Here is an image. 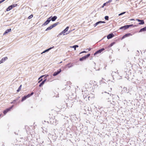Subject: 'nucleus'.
<instances>
[{
	"mask_svg": "<svg viewBox=\"0 0 146 146\" xmlns=\"http://www.w3.org/2000/svg\"><path fill=\"white\" fill-rule=\"evenodd\" d=\"M78 45H75L72 46H70V47L73 48L75 50H76V48L78 47Z\"/></svg>",
	"mask_w": 146,
	"mask_h": 146,
	"instance_id": "nucleus-22",
	"label": "nucleus"
},
{
	"mask_svg": "<svg viewBox=\"0 0 146 146\" xmlns=\"http://www.w3.org/2000/svg\"><path fill=\"white\" fill-rule=\"evenodd\" d=\"M92 57L90 59V60H92Z\"/></svg>",
	"mask_w": 146,
	"mask_h": 146,
	"instance_id": "nucleus-58",
	"label": "nucleus"
},
{
	"mask_svg": "<svg viewBox=\"0 0 146 146\" xmlns=\"http://www.w3.org/2000/svg\"><path fill=\"white\" fill-rule=\"evenodd\" d=\"M40 54H39V55H37V54H36V55L35 56H40Z\"/></svg>",
	"mask_w": 146,
	"mask_h": 146,
	"instance_id": "nucleus-51",
	"label": "nucleus"
},
{
	"mask_svg": "<svg viewBox=\"0 0 146 146\" xmlns=\"http://www.w3.org/2000/svg\"><path fill=\"white\" fill-rule=\"evenodd\" d=\"M105 6V5H104V4H103V5H102V6H101V7L102 8H103Z\"/></svg>",
	"mask_w": 146,
	"mask_h": 146,
	"instance_id": "nucleus-49",
	"label": "nucleus"
},
{
	"mask_svg": "<svg viewBox=\"0 0 146 146\" xmlns=\"http://www.w3.org/2000/svg\"><path fill=\"white\" fill-rule=\"evenodd\" d=\"M111 104H112L113 106H115L116 104V103L115 102L112 101V102L111 103Z\"/></svg>",
	"mask_w": 146,
	"mask_h": 146,
	"instance_id": "nucleus-36",
	"label": "nucleus"
},
{
	"mask_svg": "<svg viewBox=\"0 0 146 146\" xmlns=\"http://www.w3.org/2000/svg\"><path fill=\"white\" fill-rule=\"evenodd\" d=\"M106 38V36H104L103 38L102 39H104L105 38Z\"/></svg>",
	"mask_w": 146,
	"mask_h": 146,
	"instance_id": "nucleus-55",
	"label": "nucleus"
},
{
	"mask_svg": "<svg viewBox=\"0 0 146 146\" xmlns=\"http://www.w3.org/2000/svg\"><path fill=\"white\" fill-rule=\"evenodd\" d=\"M9 108V109L10 110H11V109H12V107H10Z\"/></svg>",
	"mask_w": 146,
	"mask_h": 146,
	"instance_id": "nucleus-52",
	"label": "nucleus"
},
{
	"mask_svg": "<svg viewBox=\"0 0 146 146\" xmlns=\"http://www.w3.org/2000/svg\"><path fill=\"white\" fill-rule=\"evenodd\" d=\"M62 32L63 33V35H66L68 34H69V33H66V34H65V33H66V32L65 31H64V30H63Z\"/></svg>",
	"mask_w": 146,
	"mask_h": 146,
	"instance_id": "nucleus-33",
	"label": "nucleus"
},
{
	"mask_svg": "<svg viewBox=\"0 0 146 146\" xmlns=\"http://www.w3.org/2000/svg\"><path fill=\"white\" fill-rule=\"evenodd\" d=\"M62 62H61L60 63H61Z\"/></svg>",
	"mask_w": 146,
	"mask_h": 146,
	"instance_id": "nucleus-62",
	"label": "nucleus"
},
{
	"mask_svg": "<svg viewBox=\"0 0 146 146\" xmlns=\"http://www.w3.org/2000/svg\"><path fill=\"white\" fill-rule=\"evenodd\" d=\"M7 59H8V58L7 57H5L4 58H3L0 61V64L3 62H5V60H7Z\"/></svg>",
	"mask_w": 146,
	"mask_h": 146,
	"instance_id": "nucleus-15",
	"label": "nucleus"
},
{
	"mask_svg": "<svg viewBox=\"0 0 146 146\" xmlns=\"http://www.w3.org/2000/svg\"><path fill=\"white\" fill-rule=\"evenodd\" d=\"M145 31L146 32V26L142 28L140 30L139 32L140 33Z\"/></svg>",
	"mask_w": 146,
	"mask_h": 146,
	"instance_id": "nucleus-17",
	"label": "nucleus"
},
{
	"mask_svg": "<svg viewBox=\"0 0 146 146\" xmlns=\"http://www.w3.org/2000/svg\"><path fill=\"white\" fill-rule=\"evenodd\" d=\"M6 110H7V111L8 112L10 111V110L9 109V108H8L6 109Z\"/></svg>",
	"mask_w": 146,
	"mask_h": 146,
	"instance_id": "nucleus-46",
	"label": "nucleus"
},
{
	"mask_svg": "<svg viewBox=\"0 0 146 146\" xmlns=\"http://www.w3.org/2000/svg\"><path fill=\"white\" fill-rule=\"evenodd\" d=\"M127 29H128V28L127 25H125L124 26H122L119 28V29L123 30H125Z\"/></svg>",
	"mask_w": 146,
	"mask_h": 146,
	"instance_id": "nucleus-14",
	"label": "nucleus"
},
{
	"mask_svg": "<svg viewBox=\"0 0 146 146\" xmlns=\"http://www.w3.org/2000/svg\"><path fill=\"white\" fill-rule=\"evenodd\" d=\"M54 48V46H53L52 47H50L47 49L43 51L42 53H41V54H42L45 53L46 52H48L51 49H52V48Z\"/></svg>",
	"mask_w": 146,
	"mask_h": 146,
	"instance_id": "nucleus-13",
	"label": "nucleus"
},
{
	"mask_svg": "<svg viewBox=\"0 0 146 146\" xmlns=\"http://www.w3.org/2000/svg\"><path fill=\"white\" fill-rule=\"evenodd\" d=\"M112 0H109L108 1H107V2H108V3H111L112 2Z\"/></svg>",
	"mask_w": 146,
	"mask_h": 146,
	"instance_id": "nucleus-43",
	"label": "nucleus"
},
{
	"mask_svg": "<svg viewBox=\"0 0 146 146\" xmlns=\"http://www.w3.org/2000/svg\"><path fill=\"white\" fill-rule=\"evenodd\" d=\"M114 36V35L112 33L109 34L107 36V38L109 39L113 37Z\"/></svg>",
	"mask_w": 146,
	"mask_h": 146,
	"instance_id": "nucleus-11",
	"label": "nucleus"
},
{
	"mask_svg": "<svg viewBox=\"0 0 146 146\" xmlns=\"http://www.w3.org/2000/svg\"><path fill=\"white\" fill-rule=\"evenodd\" d=\"M50 21V19H49V18H48L47 20L42 25V26L43 27V26L47 25L49 23Z\"/></svg>",
	"mask_w": 146,
	"mask_h": 146,
	"instance_id": "nucleus-10",
	"label": "nucleus"
},
{
	"mask_svg": "<svg viewBox=\"0 0 146 146\" xmlns=\"http://www.w3.org/2000/svg\"><path fill=\"white\" fill-rule=\"evenodd\" d=\"M101 112L97 110H96L93 113V115L94 116V118H96V119H98L100 117V115L101 114Z\"/></svg>",
	"mask_w": 146,
	"mask_h": 146,
	"instance_id": "nucleus-1",
	"label": "nucleus"
},
{
	"mask_svg": "<svg viewBox=\"0 0 146 146\" xmlns=\"http://www.w3.org/2000/svg\"><path fill=\"white\" fill-rule=\"evenodd\" d=\"M52 28V26L51 25L50 26L48 27L45 30V31H47L49 30H50Z\"/></svg>",
	"mask_w": 146,
	"mask_h": 146,
	"instance_id": "nucleus-24",
	"label": "nucleus"
},
{
	"mask_svg": "<svg viewBox=\"0 0 146 146\" xmlns=\"http://www.w3.org/2000/svg\"><path fill=\"white\" fill-rule=\"evenodd\" d=\"M44 84V82L42 81V82L39 84V86L40 87H41Z\"/></svg>",
	"mask_w": 146,
	"mask_h": 146,
	"instance_id": "nucleus-26",
	"label": "nucleus"
},
{
	"mask_svg": "<svg viewBox=\"0 0 146 146\" xmlns=\"http://www.w3.org/2000/svg\"><path fill=\"white\" fill-rule=\"evenodd\" d=\"M127 27L128 29L130 27H137V25H133V24H131L129 25H127Z\"/></svg>",
	"mask_w": 146,
	"mask_h": 146,
	"instance_id": "nucleus-18",
	"label": "nucleus"
},
{
	"mask_svg": "<svg viewBox=\"0 0 146 146\" xmlns=\"http://www.w3.org/2000/svg\"><path fill=\"white\" fill-rule=\"evenodd\" d=\"M48 18L50 19V21H54L57 19V17L56 16H54L53 17L51 16Z\"/></svg>",
	"mask_w": 146,
	"mask_h": 146,
	"instance_id": "nucleus-7",
	"label": "nucleus"
},
{
	"mask_svg": "<svg viewBox=\"0 0 146 146\" xmlns=\"http://www.w3.org/2000/svg\"><path fill=\"white\" fill-rule=\"evenodd\" d=\"M83 97L84 98V99L88 98V100H89V98H90V96H86V95H84L83 96Z\"/></svg>",
	"mask_w": 146,
	"mask_h": 146,
	"instance_id": "nucleus-27",
	"label": "nucleus"
},
{
	"mask_svg": "<svg viewBox=\"0 0 146 146\" xmlns=\"http://www.w3.org/2000/svg\"><path fill=\"white\" fill-rule=\"evenodd\" d=\"M9 108V109L10 110H11V109H12V107H10Z\"/></svg>",
	"mask_w": 146,
	"mask_h": 146,
	"instance_id": "nucleus-53",
	"label": "nucleus"
},
{
	"mask_svg": "<svg viewBox=\"0 0 146 146\" xmlns=\"http://www.w3.org/2000/svg\"><path fill=\"white\" fill-rule=\"evenodd\" d=\"M91 50V48H90L88 49V48L86 49V50H88L89 51H90Z\"/></svg>",
	"mask_w": 146,
	"mask_h": 146,
	"instance_id": "nucleus-41",
	"label": "nucleus"
},
{
	"mask_svg": "<svg viewBox=\"0 0 146 146\" xmlns=\"http://www.w3.org/2000/svg\"><path fill=\"white\" fill-rule=\"evenodd\" d=\"M16 100H14L11 103V104H14L15 102L16 101Z\"/></svg>",
	"mask_w": 146,
	"mask_h": 146,
	"instance_id": "nucleus-39",
	"label": "nucleus"
},
{
	"mask_svg": "<svg viewBox=\"0 0 146 146\" xmlns=\"http://www.w3.org/2000/svg\"><path fill=\"white\" fill-rule=\"evenodd\" d=\"M131 90L130 88H129L128 89L126 87H124L123 89V92L125 93H128L129 92L130 90Z\"/></svg>",
	"mask_w": 146,
	"mask_h": 146,
	"instance_id": "nucleus-12",
	"label": "nucleus"
},
{
	"mask_svg": "<svg viewBox=\"0 0 146 146\" xmlns=\"http://www.w3.org/2000/svg\"><path fill=\"white\" fill-rule=\"evenodd\" d=\"M17 4H12L11 5L9 6L6 9V11H9L11 10L12 9H13V8H14V7L17 6Z\"/></svg>",
	"mask_w": 146,
	"mask_h": 146,
	"instance_id": "nucleus-4",
	"label": "nucleus"
},
{
	"mask_svg": "<svg viewBox=\"0 0 146 146\" xmlns=\"http://www.w3.org/2000/svg\"><path fill=\"white\" fill-rule=\"evenodd\" d=\"M20 98V97H18V98L15 100H16V101H17L19 100V98Z\"/></svg>",
	"mask_w": 146,
	"mask_h": 146,
	"instance_id": "nucleus-47",
	"label": "nucleus"
},
{
	"mask_svg": "<svg viewBox=\"0 0 146 146\" xmlns=\"http://www.w3.org/2000/svg\"><path fill=\"white\" fill-rule=\"evenodd\" d=\"M1 114H0V117H1Z\"/></svg>",
	"mask_w": 146,
	"mask_h": 146,
	"instance_id": "nucleus-61",
	"label": "nucleus"
},
{
	"mask_svg": "<svg viewBox=\"0 0 146 146\" xmlns=\"http://www.w3.org/2000/svg\"><path fill=\"white\" fill-rule=\"evenodd\" d=\"M94 82L96 83L95 82ZM96 84H96V83L95 84V85H96Z\"/></svg>",
	"mask_w": 146,
	"mask_h": 146,
	"instance_id": "nucleus-59",
	"label": "nucleus"
},
{
	"mask_svg": "<svg viewBox=\"0 0 146 146\" xmlns=\"http://www.w3.org/2000/svg\"><path fill=\"white\" fill-rule=\"evenodd\" d=\"M6 109L3 111V113L4 115H5L8 112Z\"/></svg>",
	"mask_w": 146,
	"mask_h": 146,
	"instance_id": "nucleus-31",
	"label": "nucleus"
},
{
	"mask_svg": "<svg viewBox=\"0 0 146 146\" xmlns=\"http://www.w3.org/2000/svg\"><path fill=\"white\" fill-rule=\"evenodd\" d=\"M22 85H21L19 87L18 89L17 90V92H19L21 90V87H22Z\"/></svg>",
	"mask_w": 146,
	"mask_h": 146,
	"instance_id": "nucleus-25",
	"label": "nucleus"
},
{
	"mask_svg": "<svg viewBox=\"0 0 146 146\" xmlns=\"http://www.w3.org/2000/svg\"><path fill=\"white\" fill-rule=\"evenodd\" d=\"M69 28V27L68 26H67L64 30V31H65L66 32L68 31Z\"/></svg>",
	"mask_w": 146,
	"mask_h": 146,
	"instance_id": "nucleus-30",
	"label": "nucleus"
},
{
	"mask_svg": "<svg viewBox=\"0 0 146 146\" xmlns=\"http://www.w3.org/2000/svg\"><path fill=\"white\" fill-rule=\"evenodd\" d=\"M44 79H47V78L46 77H45V76H44Z\"/></svg>",
	"mask_w": 146,
	"mask_h": 146,
	"instance_id": "nucleus-56",
	"label": "nucleus"
},
{
	"mask_svg": "<svg viewBox=\"0 0 146 146\" xmlns=\"http://www.w3.org/2000/svg\"><path fill=\"white\" fill-rule=\"evenodd\" d=\"M11 28L9 29H8L6 30L5 31L3 35H4L6 34H7L9 32H11Z\"/></svg>",
	"mask_w": 146,
	"mask_h": 146,
	"instance_id": "nucleus-16",
	"label": "nucleus"
},
{
	"mask_svg": "<svg viewBox=\"0 0 146 146\" xmlns=\"http://www.w3.org/2000/svg\"><path fill=\"white\" fill-rule=\"evenodd\" d=\"M115 43V42H113L110 44L108 46V48H110Z\"/></svg>",
	"mask_w": 146,
	"mask_h": 146,
	"instance_id": "nucleus-23",
	"label": "nucleus"
},
{
	"mask_svg": "<svg viewBox=\"0 0 146 146\" xmlns=\"http://www.w3.org/2000/svg\"><path fill=\"white\" fill-rule=\"evenodd\" d=\"M47 80H46V79H44V80H42V81L44 82V83H45V82H46V81Z\"/></svg>",
	"mask_w": 146,
	"mask_h": 146,
	"instance_id": "nucleus-42",
	"label": "nucleus"
},
{
	"mask_svg": "<svg viewBox=\"0 0 146 146\" xmlns=\"http://www.w3.org/2000/svg\"><path fill=\"white\" fill-rule=\"evenodd\" d=\"M34 93L33 92H32L31 94H29L27 95L24 96L22 97L21 102H23L27 98L30 97L34 94Z\"/></svg>",
	"mask_w": 146,
	"mask_h": 146,
	"instance_id": "nucleus-2",
	"label": "nucleus"
},
{
	"mask_svg": "<svg viewBox=\"0 0 146 146\" xmlns=\"http://www.w3.org/2000/svg\"><path fill=\"white\" fill-rule=\"evenodd\" d=\"M63 34V33H62V32H61L58 35V36H60V35H62V34Z\"/></svg>",
	"mask_w": 146,
	"mask_h": 146,
	"instance_id": "nucleus-38",
	"label": "nucleus"
},
{
	"mask_svg": "<svg viewBox=\"0 0 146 146\" xmlns=\"http://www.w3.org/2000/svg\"><path fill=\"white\" fill-rule=\"evenodd\" d=\"M2 146H4V145H3Z\"/></svg>",
	"mask_w": 146,
	"mask_h": 146,
	"instance_id": "nucleus-63",
	"label": "nucleus"
},
{
	"mask_svg": "<svg viewBox=\"0 0 146 146\" xmlns=\"http://www.w3.org/2000/svg\"><path fill=\"white\" fill-rule=\"evenodd\" d=\"M109 18V16H106L104 17V19L106 20H108Z\"/></svg>",
	"mask_w": 146,
	"mask_h": 146,
	"instance_id": "nucleus-32",
	"label": "nucleus"
},
{
	"mask_svg": "<svg viewBox=\"0 0 146 146\" xmlns=\"http://www.w3.org/2000/svg\"><path fill=\"white\" fill-rule=\"evenodd\" d=\"M90 53L80 58L79 59V60L80 61H82L84 60H85L87 59L90 56Z\"/></svg>",
	"mask_w": 146,
	"mask_h": 146,
	"instance_id": "nucleus-3",
	"label": "nucleus"
},
{
	"mask_svg": "<svg viewBox=\"0 0 146 146\" xmlns=\"http://www.w3.org/2000/svg\"><path fill=\"white\" fill-rule=\"evenodd\" d=\"M136 20L137 21L139 22V23H138L139 25H143L145 23L144 21L143 20L136 19Z\"/></svg>",
	"mask_w": 146,
	"mask_h": 146,
	"instance_id": "nucleus-8",
	"label": "nucleus"
},
{
	"mask_svg": "<svg viewBox=\"0 0 146 146\" xmlns=\"http://www.w3.org/2000/svg\"><path fill=\"white\" fill-rule=\"evenodd\" d=\"M101 21H100L98 22H97L94 25V27H96V26H97V25H98L99 24H100L101 23Z\"/></svg>",
	"mask_w": 146,
	"mask_h": 146,
	"instance_id": "nucleus-21",
	"label": "nucleus"
},
{
	"mask_svg": "<svg viewBox=\"0 0 146 146\" xmlns=\"http://www.w3.org/2000/svg\"><path fill=\"white\" fill-rule=\"evenodd\" d=\"M86 52H87L85 51H82V52H80V53H79V54H81L84 53H86Z\"/></svg>",
	"mask_w": 146,
	"mask_h": 146,
	"instance_id": "nucleus-37",
	"label": "nucleus"
},
{
	"mask_svg": "<svg viewBox=\"0 0 146 146\" xmlns=\"http://www.w3.org/2000/svg\"><path fill=\"white\" fill-rule=\"evenodd\" d=\"M49 76V75L48 74H45L44 75H42L40 77V78H41V77H43L44 76H45V77H46V78H47V77H48V76Z\"/></svg>",
	"mask_w": 146,
	"mask_h": 146,
	"instance_id": "nucleus-28",
	"label": "nucleus"
},
{
	"mask_svg": "<svg viewBox=\"0 0 146 146\" xmlns=\"http://www.w3.org/2000/svg\"><path fill=\"white\" fill-rule=\"evenodd\" d=\"M108 96H111V94H110L108 93Z\"/></svg>",
	"mask_w": 146,
	"mask_h": 146,
	"instance_id": "nucleus-54",
	"label": "nucleus"
},
{
	"mask_svg": "<svg viewBox=\"0 0 146 146\" xmlns=\"http://www.w3.org/2000/svg\"><path fill=\"white\" fill-rule=\"evenodd\" d=\"M101 21V23L102 24V23H106V22L104 21Z\"/></svg>",
	"mask_w": 146,
	"mask_h": 146,
	"instance_id": "nucleus-45",
	"label": "nucleus"
},
{
	"mask_svg": "<svg viewBox=\"0 0 146 146\" xmlns=\"http://www.w3.org/2000/svg\"><path fill=\"white\" fill-rule=\"evenodd\" d=\"M105 50V48H102L99 49L98 50L96 51L94 54V56L96 55L97 54H98L101 53L103 51Z\"/></svg>",
	"mask_w": 146,
	"mask_h": 146,
	"instance_id": "nucleus-5",
	"label": "nucleus"
},
{
	"mask_svg": "<svg viewBox=\"0 0 146 146\" xmlns=\"http://www.w3.org/2000/svg\"><path fill=\"white\" fill-rule=\"evenodd\" d=\"M72 64H71V63H69L66 65V66L68 67V68H70L72 67L73 66Z\"/></svg>",
	"mask_w": 146,
	"mask_h": 146,
	"instance_id": "nucleus-20",
	"label": "nucleus"
},
{
	"mask_svg": "<svg viewBox=\"0 0 146 146\" xmlns=\"http://www.w3.org/2000/svg\"><path fill=\"white\" fill-rule=\"evenodd\" d=\"M126 13L125 12H122L121 13H120L119 14V16H120V15H123V14H124L125 13Z\"/></svg>",
	"mask_w": 146,
	"mask_h": 146,
	"instance_id": "nucleus-35",
	"label": "nucleus"
},
{
	"mask_svg": "<svg viewBox=\"0 0 146 146\" xmlns=\"http://www.w3.org/2000/svg\"><path fill=\"white\" fill-rule=\"evenodd\" d=\"M50 123H51V124H52H52H54V121H53V122L52 123V121H50Z\"/></svg>",
	"mask_w": 146,
	"mask_h": 146,
	"instance_id": "nucleus-50",
	"label": "nucleus"
},
{
	"mask_svg": "<svg viewBox=\"0 0 146 146\" xmlns=\"http://www.w3.org/2000/svg\"><path fill=\"white\" fill-rule=\"evenodd\" d=\"M13 105H12L11 106V107L12 108H13Z\"/></svg>",
	"mask_w": 146,
	"mask_h": 146,
	"instance_id": "nucleus-57",
	"label": "nucleus"
},
{
	"mask_svg": "<svg viewBox=\"0 0 146 146\" xmlns=\"http://www.w3.org/2000/svg\"><path fill=\"white\" fill-rule=\"evenodd\" d=\"M42 77H41V78H40V77L39 78H38V83H40V82H42V80L43 79H42Z\"/></svg>",
	"mask_w": 146,
	"mask_h": 146,
	"instance_id": "nucleus-29",
	"label": "nucleus"
},
{
	"mask_svg": "<svg viewBox=\"0 0 146 146\" xmlns=\"http://www.w3.org/2000/svg\"><path fill=\"white\" fill-rule=\"evenodd\" d=\"M62 71V70L60 68L58 70H57V71L54 72L53 74V76H56L57 75H58Z\"/></svg>",
	"mask_w": 146,
	"mask_h": 146,
	"instance_id": "nucleus-6",
	"label": "nucleus"
},
{
	"mask_svg": "<svg viewBox=\"0 0 146 146\" xmlns=\"http://www.w3.org/2000/svg\"><path fill=\"white\" fill-rule=\"evenodd\" d=\"M5 0H1L0 1V4L4 2V1H5Z\"/></svg>",
	"mask_w": 146,
	"mask_h": 146,
	"instance_id": "nucleus-40",
	"label": "nucleus"
},
{
	"mask_svg": "<svg viewBox=\"0 0 146 146\" xmlns=\"http://www.w3.org/2000/svg\"><path fill=\"white\" fill-rule=\"evenodd\" d=\"M130 20H131V21H134V20H135L134 19H131Z\"/></svg>",
	"mask_w": 146,
	"mask_h": 146,
	"instance_id": "nucleus-48",
	"label": "nucleus"
},
{
	"mask_svg": "<svg viewBox=\"0 0 146 146\" xmlns=\"http://www.w3.org/2000/svg\"><path fill=\"white\" fill-rule=\"evenodd\" d=\"M108 4V2H107L106 3H104V5H105V6L107 4Z\"/></svg>",
	"mask_w": 146,
	"mask_h": 146,
	"instance_id": "nucleus-44",
	"label": "nucleus"
},
{
	"mask_svg": "<svg viewBox=\"0 0 146 146\" xmlns=\"http://www.w3.org/2000/svg\"><path fill=\"white\" fill-rule=\"evenodd\" d=\"M70 32V31H69V32H68V33H69Z\"/></svg>",
	"mask_w": 146,
	"mask_h": 146,
	"instance_id": "nucleus-60",
	"label": "nucleus"
},
{
	"mask_svg": "<svg viewBox=\"0 0 146 146\" xmlns=\"http://www.w3.org/2000/svg\"><path fill=\"white\" fill-rule=\"evenodd\" d=\"M132 34H131V33H127L126 34L122 36L121 38V39H123L126 37L132 36Z\"/></svg>",
	"mask_w": 146,
	"mask_h": 146,
	"instance_id": "nucleus-9",
	"label": "nucleus"
},
{
	"mask_svg": "<svg viewBox=\"0 0 146 146\" xmlns=\"http://www.w3.org/2000/svg\"><path fill=\"white\" fill-rule=\"evenodd\" d=\"M60 23L59 22H57L55 23H54L52 25H51L52 26V28L55 27L58 24H59Z\"/></svg>",
	"mask_w": 146,
	"mask_h": 146,
	"instance_id": "nucleus-19",
	"label": "nucleus"
},
{
	"mask_svg": "<svg viewBox=\"0 0 146 146\" xmlns=\"http://www.w3.org/2000/svg\"><path fill=\"white\" fill-rule=\"evenodd\" d=\"M33 17V14H31L28 17V19H30L31 18H32Z\"/></svg>",
	"mask_w": 146,
	"mask_h": 146,
	"instance_id": "nucleus-34",
	"label": "nucleus"
}]
</instances>
